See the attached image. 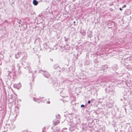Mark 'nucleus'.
<instances>
[{
  "label": "nucleus",
  "instance_id": "nucleus-1",
  "mask_svg": "<svg viewBox=\"0 0 132 132\" xmlns=\"http://www.w3.org/2000/svg\"><path fill=\"white\" fill-rule=\"evenodd\" d=\"M41 71H43V74L45 77L47 78L50 77V75L47 72L45 71H43V70H41Z\"/></svg>",
  "mask_w": 132,
  "mask_h": 132
},
{
  "label": "nucleus",
  "instance_id": "nucleus-2",
  "mask_svg": "<svg viewBox=\"0 0 132 132\" xmlns=\"http://www.w3.org/2000/svg\"><path fill=\"white\" fill-rule=\"evenodd\" d=\"M22 64L24 68H28V69H30L29 68L30 67V65L27 63L25 62H24L22 63Z\"/></svg>",
  "mask_w": 132,
  "mask_h": 132
},
{
  "label": "nucleus",
  "instance_id": "nucleus-3",
  "mask_svg": "<svg viewBox=\"0 0 132 132\" xmlns=\"http://www.w3.org/2000/svg\"><path fill=\"white\" fill-rule=\"evenodd\" d=\"M108 68V67L106 65L102 66L101 69V70L102 71V73H103L104 72V70H106Z\"/></svg>",
  "mask_w": 132,
  "mask_h": 132
},
{
  "label": "nucleus",
  "instance_id": "nucleus-4",
  "mask_svg": "<svg viewBox=\"0 0 132 132\" xmlns=\"http://www.w3.org/2000/svg\"><path fill=\"white\" fill-rule=\"evenodd\" d=\"M13 87L15 88L18 89L21 87V85L20 83H19L18 84H15L13 86Z\"/></svg>",
  "mask_w": 132,
  "mask_h": 132
},
{
  "label": "nucleus",
  "instance_id": "nucleus-5",
  "mask_svg": "<svg viewBox=\"0 0 132 132\" xmlns=\"http://www.w3.org/2000/svg\"><path fill=\"white\" fill-rule=\"evenodd\" d=\"M21 54V53L20 52H18L16 54H15V57L16 59H18L19 57Z\"/></svg>",
  "mask_w": 132,
  "mask_h": 132
},
{
  "label": "nucleus",
  "instance_id": "nucleus-6",
  "mask_svg": "<svg viewBox=\"0 0 132 132\" xmlns=\"http://www.w3.org/2000/svg\"><path fill=\"white\" fill-rule=\"evenodd\" d=\"M53 122L54 125H56L60 123V121L58 120H55L53 121Z\"/></svg>",
  "mask_w": 132,
  "mask_h": 132
},
{
  "label": "nucleus",
  "instance_id": "nucleus-7",
  "mask_svg": "<svg viewBox=\"0 0 132 132\" xmlns=\"http://www.w3.org/2000/svg\"><path fill=\"white\" fill-rule=\"evenodd\" d=\"M53 67L55 69H56L59 70L60 69V68L59 67L58 65L57 64L54 65L53 66Z\"/></svg>",
  "mask_w": 132,
  "mask_h": 132
},
{
  "label": "nucleus",
  "instance_id": "nucleus-8",
  "mask_svg": "<svg viewBox=\"0 0 132 132\" xmlns=\"http://www.w3.org/2000/svg\"><path fill=\"white\" fill-rule=\"evenodd\" d=\"M33 3L35 5H37L38 4V2L36 0H33Z\"/></svg>",
  "mask_w": 132,
  "mask_h": 132
},
{
  "label": "nucleus",
  "instance_id": "nucleus-9",
  "mask_svg": "<svg viewBox=\"0 0 132 132\" xmlns=\"http://www.w3.org/2000/svg\"><path fill=\"white\" fill-rule=\"evenodd\" d=\"M117 68L118 66L117 65H115L112 67L113 69L115 71H116L117 69Z\"/></svg>",
  "mask_w": 132,
  "mask_h": 132
},
{
  "label": "nucleus",
  "instance_id": "nucleus-10",
  "mask_svg": "<svg viewBox=\"0 0 132 132\" xmlns=\"http://www.w3.org/2000/svg\"><path fill=\"white\" fill-rule=\"evenodd\" d=\"M109 92L110 93L111 95H113L114 93V91L113 90H109Z\"/></svg>",
  "mask_w": 132,
  "mask_h": 132
},
{
  "label": "nucleus",
  "instance_id": "nucleus-11",
  "mask_svg": "<svg viewBox=\"0 0 132 132\" xmlns=\"http://www.w3.org/2000/svg\"><path fill=\"white\" fill-rule=\"evenodd\" d=\"M60 116L59 114H58L56 116V118L57 119H60Z\"/></svg>",
  "mask_w": 132,
  "mask_h": 132
},
{
  "label": "nucleus",
  "instance_id": "nucleus-12",
  "mask_svg": "<svg viewBox=\"0 0 132 132\" xmlns=\"http://www.w3.org/2000/svg\"><path fill=\"white\" fill-rule=\"evenodd\" d=\"M81 107H82V108H84L85 107V106L84 105H83V104H82L81 105Z\"/></svg>",
  "mask_w": 132,
  "mask_h": 132
},
{
  "label": "nucleus",
  "instance_id": "nucleus-13",
  "mask_svg": "<svg viewBox=\"0 0 132 132\" xmlns=\"http://www.w3.org/2000/svg\"><path fill=\"white\" fill-rule=\"evenodd\" d=\"M28 131L27 130H24L22 131V132H28Z\"/></svg>",
  "mask_w": 132,
  "mask_h": 132
},
{
  "label": "nucleus",
  "instance_id": "nucleus-14",
  "mask_svg": "<svg viewBox=\"0 0 132 132\" xmlns=\"http://www.w3.org/2000/svg\"><path fill=\"white\" fill-rule=\"evenodd\" d=\"M126 5H124L123 6H122V8H125V7H126Z\"/></svg>",
  "mask_w": 132,
  "mask_h": 132
},
{
  "label": "nucleus",
  "instance_id": "nucleus-15",
  "mask_svg": "<svg viewBox=\"0 0 132 132\" xmlns=\"http://www.w3.org/2000/svg\"><path fill=\"white\" fill-rule=\"evenodd\" d=\"M90 103V100H89L88 102V104H89Z\"/></svg>",
  "mask_w": 132,
  "mask_h": 132
},
{
  "label": "nucleus",
  "instance_id": "nucleus-16",
  "mask_svg": "<svg viewBox=\"0 0 132 132\" xmlns=\"http://www.w3.org/2000/svg\"><path fill=\"white\" fill-rule=\"evenodd\" d=\"M46 103L47 104H49L50 103V101H47Z\"/></svg>",
  "mask_w": 132,
  "mask_h": 132
},
{
  "label": "nucleus",
  "instance_id": "nucleus-17",
  "mask_svg": "<svg viewBox=\"0 0 132 132\" xmlns=\"http://www.w3.org/2000/svg\"><path fill=\"white\" fill-rule=\"evenodd\" d=\"M14 2H12L11 3V5H12V6H13L12 4H14Z\"/></svg>",
  "mask_w": 132,
  "mask_h": 132
},
{
  "label": "nucleus",
  "instance_id": "nucleus-18",
  "mask_svg": "<svg viewBox=\"0 0 132 132\" xmlns=\"http://www.w3.org/2000/svg\"><path fill=\"white\" fill-rule=\"evenodd\" d=\"M119 10H121V11H122V9H121V8L120 7V8H119Z\"/></svg>",
  "mask_w": 132,
  "mask_h": 132
},
{
  "label": "nucleus",
  "instance_id": "nucleus-19",
  "mask_svg": "<svg viewBox=\"0 0 132 132\" xmlns=\"http://www.w3.org/2000/svg\"><path fill=\"white\" fill-rule=\"evenodd\" d=\"M59 130H59V129H58V130H57V132H58V131H59Z\"/></svg>",
  "mask_w": 132,
  "mask_h": 132
},
{
  "label": "nucleus",
  "instance_id": "nucleus-20",
  "mask_svg": "<svg viewBox=\"0 0 132 132\" xmlns=\"http://www.w3.org/2000/svg\"><path fill=\"white\" fill-rule=\"evenodd\" d=\"M24 58V57H23L22 58V60H23V58Z\"/></svg>",
  "mask_w": 132,
  "mask_h": 132
},
{
  "label": "nucleus",
  "instance_id": "nucleus-21",
  "mask_svg": "<svg viewBox=\"0 0 132 132\" xmlns=\"http://www.w3.org/2000/svg\"><path fill=\"white\" fill-rule=\"evenodd\" d=\"M43 129H44L43 128L42 131H43V132H44V130H43Z\"/></svg>",
  "mask_w": 132,
  "mask_h": 132
},
{
  "label": "nucleus",
  "instance_id": "nucleus-22",
  "mask_svg": "<svg viewBox=\"0 0 132 132\" xmlns=\"http://www.w3.org/2000/svg\"><path fill=\"white\" fill-rule=\"evenodd\" d=\"M75 22H75V21H74V22H73V23H74V24H75Z\"/></svg>",
  "mask_w": 132,
  "mask_h": 132
},
{
  "label": "nucleus",
  "instance_id": "nucleus-23",
  "mask_svg": "<svg viewBox=\"0 0 132 132\" xmlns=\"http://www.w3.org/2000/svg\"><path fill=\"white\" fill-rule=\"evenodd\" d=\"M28 132H31V131H28Z\"/></svg>",
  "mask_w": 132,
  "mask_h": 132
},
{
  "label": "nucleus",
  "instance_id": "nucleus-24",
  "mask_svg": "<svg viewBox=\"0 0 132 132\" xmlns=\"http://www.w3.org/2000/svg\"><path fill=\"white\" fill-rule=\"evenodd\" d=\"M34 100H35V99H34Z\"/></svg>",
  "mask_w": 132,
  "mask_h": 132
}]
</instances>
